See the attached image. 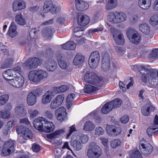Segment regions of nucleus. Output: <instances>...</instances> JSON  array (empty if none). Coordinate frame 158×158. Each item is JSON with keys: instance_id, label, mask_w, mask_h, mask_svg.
Segmentation results:
<instances>
[{"instance_id": "4468645a", "label": "nucleus", "mask_w": 158, "mask_h": 158, "mask_svg": "<svg viewBox=\"0 0 158 158\" xmlns=\"http://www.w3.org/2000/svg\"><path fill=\"white\" fill-rule=\"evenodd\" d=\"M64 98L63 95L61 94L57 95L52 101L50 107L52 109H55L60 106L63 102Z\"/></svg>"}, {"instance_id": "58836bf2", "label": "nucleus", "mask_w": 158, "mask_h": 158, "mask_svg": "<svg viewBox=\"0 0 158 158\" xmlns=\"http://www.w3.org/2000/svg\"><path fill=\"white\" fill-rule=\"evenodd\" d=\"M112 109V106L109 102L105 104L102 107L101 111L103 114H107Z\"/></svg>"}, {"instance_id": "de8ad7c7", "label": "nucleus", "mask_w": 158, "mask_h": 158, "mask_svg": "<svg viewBox=\"0 0 158 158\" xmlns=\"http://www.w3.org/2000/svg\"><path fill=\"white\" fill-rule=\"evenodd\" d=\"M9 96L7 94H3L0 96V106L4 105L8 101Z\"/></svg>"}, {"instance_id": "7c9ffc66", "label": "nucleus", "mask_w": 158, "mask_h": 158, "mask_svg": "<svg viewBox=\"0 0 158 158\" xmlns=\"http://www.w3.org/2000/svg\"><path fill=\"white\" fill-rule=\"evenodd\" d=\"M71 144L74 150L76 151L80 150L83 147L82 145L77 139L72 142Z\"/></svg>"}, {"instance_id": "20e7f679", "label": "nucleus", "mask_w": 158, "mask_h": 158, "mask_svg": "<svg viewBox=\"0 0 158 158\" xmlns=\"http://www.w3.org/2000/svg\"><path fill=\"white\" fill-rule=\"evenodd\" d=\"M102 150L98 145L92 143L90 144L87 152L89 158H98L102 154Z\"/></svg>"}, {"instance_id": "7ed1b4c3", "label": "nucleus", "mask_w": 158, "mask_h": 158, "mask_svg": "<svg viewBox=\"0 0 158 158\" xmlns=\"http://www.w3.org/2000/svg\"><path fill=\"white\" fill-rule=\"evenodd\" d=\"M48 76V73L42 69H37L30 71L28 74L29 80L35 84H38L40 81L46 78Z\"/></svg>"}, {"instance_id": "f8f14e48", "label": "nucleus", "mask_w": 158, "mask_h": 158, "mask_svg": "<svg viewBox=\"0 0 158 158\" xmlns=\"http://www.w3.org/2000/svg\"><path fill=\"white\" fill-rule=\"evenodd\" d=\"M14 77L13 79L8 80V83L16 88H21L24 83V77L21 75L18 76H14Z\"/></svg>"}, {"instance_id": "393cba45", "label": "nucleus", "mask_w": 158, "mask_h": 158, "mask_svg": "<svg viewBox=\"0 0 158 158\" xmlns=\"http://www.w3.org/2000/svg\"><path fill=\"white\" fill-rule=\"evenodd\" d=\"M138 4L139 6L144 10H147L150 6L151 0H139Z\"/></svg>"}, {"instance_id": "a18cd8bd", "label": "nucleus", "mask_w": 158, "mask_h": 158, "mask_svg": "<svg viewBox=\"0 0 158 158\" xmlns=\"http://www.w3.org/2000/svg\"><path fill=\"white\" fill-rule=\"evenodd\" d=\"M77 138L78 140L80 141L83 144L87 143L89 139V137L88 135L84 134H81L79 136V137Z\"/></svg>"}, {"instance_id": "473e14b6", "label": "nucleus", "mask_w": 158, "mask_h": 158, "mask_svg": "<svg viewBox=\"0 0 158 158\" xmlns=\"http://www.w3.org/2000/svg\"><path fill=\"white\" fill-rule=\"evenodd\" d=\"M15 21L20 25H23L26 23V19L23 17L21 13L16 15L15 16Z\"/></svg>"}, {"instance_id": "1a4fd4ad", "label": "nucleus", "mask_w": 158, "mask_h": 158, "mask_svg": "<svg viewBox=\"0 0 158 158\" xmlns=\"http://www.w3.org/2000/svg\"><path fill=\"white\" fill-rule=\"evenodd\" d=\"M110 31L113 36L114 39L116 43L122 45L124 43V39L123 34L118 30L114 27H111Z\"/></svg>"}, {"instance_id": "6ab92c4d", "label": "nucleus", "mask_w": 158, "mask_h": 158, "mask_svg": "<svg viewBox=\"0 0 158 158\" xmlns=\"http://www.w3.org/2000/svg\"><path fill=\"white\" fill-rule=\"evenodd\" d=\"M76 6L79 11H83L87 10L89 7L88 3L81 0H78L76 1Z\"/></svg>"}, {"instance_id": "69168bd1", "label": "nucleus", "mask_w": 158, "mask_h": 158, "mask_svg": "<svg viewBox=\"0 0 158 158\" xmlns=\"http://www.w3.org/2000/svg\"><path fill=\"white\" fill-rule=\"evenodd\" d=\"M25 65L29 69L33 67L31 58H29L24 63Z\"/></svg>"}, {"instance_id": "ea45409f", "label": "nucleus", "mask_w": 158, "mask_h": 158, "mask_svg": "<svg viewBox=\"0 0 158 158\" xmlns=\"http://www.w3.org/2000/svg\"><path fill=\"white\" fill-rule=\"evenodd\" d=\"M149 22L153 27L158 24V14L151 16L149 20Z\"/></svg>"}, {"instance_id": "ddd939ff", "label": "nucleus", "mask_w": 158, "mask_h": 158, "mask_svg": "<svg viewBox=\"0 0 158 158\" xmlns=\"http://www.w3.org/2000/svg\"><path fill=\"white\" fill-rule=\"evenodd\" d=\"M16 131L18 134L21 133L23 138L26 140L31 139L33 137V134L27 128L19 126L17 128Z\"/></svg>"}, {"instance_id": "8fccbe9b", "label": "nucleus", "mask_w": 158, "mask_h": 158, "mask_svg": "<svg viewBox=\"0 0 158 158\" xmlns=\"http://www.w3.org/2000/svg\"><path fill=\"white\" fill-rule=\"evenodd\" d=\"M31 59L33 67L35 68L41 64L42 60L39 58L34 57Z\"/></svg>"}, {"instance_id": "c85d7f7f", "label": "nucleus", "mask_w": 158, "mask_h": 158, "mask_svg": "<svg viewBox=\"0 0 158 158\" xmlns=\"http://www.w3.org/2000/svg\"><path fill=\"white\" fill-rule=\"evenodd\" d=\"M15 75V72L12 69H7L4 73H3V76L5 79L7 81L8 83V80H10V79H8V78L14 77V75Z\"/></svg>"}, {"instance_id": "412c9836", "label": "nucleus", "mask_w": 158, "mask_h": 158, "mask_svg": "<svg viewBox=\"0 0 158 158\" xmlns=\"http://www.w3.org/2000/svg\"><path fill=\"white\" fill-rule=\"evenodd\" d=\"M89 18L86 15H82L78 17L77 23L79 25L85 26L89 23Z\"/></svg>"}, {"instance_id": "13d9d810", "label": "nucleus", "mask_w": 158, "mask_h": 158, "mask_svg": "<svg viewBox=\"0 0 158 158\" xmlns=\"http://www.w3.org/2000/svg\"><path fill=\"white\" fill-rule=\"evenodd\" d=\"M121 143V141L120 140L116 139L112 141L110 145L112 148H114L120 145Z\"/></svg>"}, {"instance_id": "5701e85b", "label": "nucleus", "mask_w": 158, "mask_h": 158, "mask_svg": "<svg viewBox=\"0 0 158 158\" xmlns=\"http://www.w3.org/2000/svg\"><path fill=\"white\" fill-rule=\"evenodd\" d=\"M119 13L115 12L110 14L108 16L109 21L113 23H121L119 19Z\"/></svg>"}, {"instance_id": "680f3d73", "label": "nucleus", "mask_w": 158, "mask_h": 158, "mask_svg": "<svg viewBox=\"0 0 158 158\" xmlns=\"http://www.w3.org/2000/svg\"><path fill=\"white\" fill-rule=\"evenodd\" d=\"M55 57L57 60L58 62L59 61L64 59V56L63 54L59 52H57L56 53Z\"/></svg>"}, {"instance_id": "864d4df0", "label": "nucleus", "mask_w": 158, "mask_h": 158, "mask_svg": "<svg viewBox=\"0 0 158 158\" xmlns=\"http://www.w3.org/2000/svg\"><path fill=\"white\" fill-rule=\"evenodd\" d=\"M104 131L100 127H97L95 130V135H102L104 134Z\"/></svg>"}, {"instance_id": "6e6552de", "label": "nucleus", "mask_w": 158, "mask_h": 158, "mask_svg": "<svg viewBox=\"0 0 158 158\" xmlns=\"http://www.w3.org/2000/svg\"><path fill=\"white\" fill-rule=\"evenodd\" d=\"M14 140H9L6 142L3 145L1 155L2 156H6L10 155L14 150Z\"/></svg>"}, {"instance_id": "4c0bfd02", "label": "nucleus", "mask_w": 158, "mask_h": 158, "mask_svg": "<svg viewBox=\"0 0 158 158\" xmlns=\"http://www.w3.org/2000/svg\"><path fill=\"white\" fill-rule=\"evenodd\" d=\"M84 30V27H76L74 31V35L77 37H81L84 34L83 31Z\"/></svg>"}, {"instance_id": "f257e3e1", "label": "nucleus", "mask_w": 158, "mask_h": 158, "mask_svg": "<svg viewBox=\"0 0 158 158\" xmlns=\"http://www.w3.org/2000/svg\"><path fill=\"white\" fill-rule=\"evenodd\" d=\"M142 74L141 76V81L146 83L148 80L149 83L152 85L154 86L156 80H158V70L156 69H152L148 70L145 68H143L140 71Z\"/></svg>"}, {"instance_id": "0e129e2a", "label": "nucleus", "mask_w": 158, "mask_h": 158, "mask_svg": "<svg viewBox=\"0 0 158 158\" xmlns=\"http://www.w3.org/2000/svg\"><path fill=\"white\" fill-rule=\"evenodd\" d=\"M156 129V128H154L152 127H149L147 130V133L148 136L150 137H152L153 131Z\"/></svg>"}, {"instance_id": "338daca9", "label": "nucleus", "mask_w": 158, "mask_h": 158, "mask_svg": "<svg viewBox=\"0 0 158 158\" xmlns=\"http://www.w3.org/2000/svg\"><path fill=\"white\" fill-rule=\"evenodd\" d=\"M19 0L14 1L13 4V8L15 11L19 10Z\"/></svg>"}, {"instance_id": "603ef678", "label": "nucleus", "mask_w": 158, "mask_h": 158, "mask_svg": "<svg viewBox=\"0 0 158 158\" xmlns=\"http://www.w3.org/2000/svg\"><path fill=\"white\" fill-rule=\"evenodd\" d=\"M44 116L49 119H52L54 117L53 112L50 110H47L45 112Z\"/></svg>"}, {"instance_id": "a19ab883", "label": "nucleus", "mask_w": 158, "mask_h": 158, "mask_svg": "<svg viewBox=\"0 0 158 158\" xmlns=\"http://www.w3.org/2000/svg\"><path fill=\"white\" fill-rule=\"evenodd\" d=\"M148 57L151 59H158V48L153 49L148 55Z\"/></svg>"}, {"instance_id": "e433bc0d", "label": "nucleus", "mask_w": 158, "mask_h": 158, "mask_svg": "<svg viewBox=\"0 0 158 158\" xmlns=\"http://www.w3.org/2000/svg\"><path fill=\"white\" fill-rule=\"evenodd\" d=\"M28 113L30 117L34 118L37 116L39 114V111L32 107H31L28 109Z\"/></svg>"}, {"instance_id": "e2e57ef3", "label": "nucleus", "mask_w": 158, "mask_h": 158, "mask_svg": "<svg viewBox=\"0 0 158 158\" xmlns=\"http://www.w3.org/2000/svg\"><path fill=\"white\" fill-rule=\"evenodd\" d=\"M119 19L120 20V22H122L125 21L127 19V16L126 15L122 12H119Z\"/></svg>"}, {"instance_id": "c9c22d12", "label": "nucleus", "mask_w": 158, "mask_h": 158, "mask_svg": "<svg viewBox=\"0 0 158 158\" xmlns=\"http://www.w3.org/2000/svg\"><path fill=\"white\" fill-rule=\"evenodd\" d=\"M98 88L90 85H86L84 89L85 93H90L98 90Z\"/></svg>"}, {"instance_id": "052dcab7", "label": "nucleus", "mask_w": 158, "mask_h": 158, "mask_svg": "<svg viewBox=\"0 0 158 158\" xmlns=\"http://www.w3.org/2000/svg\"><path fill=\"white\" fill-rule=\"evenodd\" d=\"M19 123L22 124L27 126H30L31 123L27 118H23L20 119L19 120Z\"/></svg>"}, {"instance_id": "79ce46f5", "label": "nucleus", "mask_w": 158, "mask_h": 158, "mask_svg": "<svg viewBox=\"0 0 158 158\" xmlns=\"http://www.w3.org/2000/svg\"><path fill=\"white\" fill-rule=\"evenodd\" d=\"M13 62V60L12 58H7L5 63L1 64V68L3 69L8 68L11 65Z\"/></svg>"}, {"instance_id": "5fc2aeb1", "label": "nucleus", "mask_w": 158, "mask_h": 158, "mask_svg": "<svg viewBox=\"0 0 158 158\" xmlns=\"http://www.w3.org/2000/svg\"><path fill=\"white\" fill-rule=\"evenodd\" d=\"M131 158H142V156L138 150L135 151L130 154Z\"/></svg>"}, {"instance_id": "37998d69", "label": "nucleus", "mask_w": 158, "mask_h": 158, "mask_svg": "<svg viewBox=\"0 0 158 158\" xmlns=\"http://www.w3.org/2000/svg\"><path fill=\"white\" fill-rule=\"evenodd\" d=\"M110 105L112 106V109L117 107H119L122 103L121 101L119 98H117L109 102Z\"/></svg>"}, {"instance_id": "c756f323", "label": "nucleus", "mask_w": 158, "mask_h": 158, "mask_svg": "<svg viewBox=\"0 0 158 158\" xmlns=\"http://www.w3.org/2000/svg\"><path fill=\"white\" fill-rule=\"evenodd\" d=\"M15 110L17 115L21 116H25L27 113L26 111L24 110V106L22 105L17 106Z\"/></svg>"}, {"instance_id": "09e8293b", "label": "nucleus", "mask_w": 158, "mask_h": 158, "mask_svg": "<svg viewBox=\"0 0 158 158\" xmlns=\"http://www.w3.org/2000/svg\"><path fill=\"white\" fill-rule=\"evenodd\" d=\"M102 62H110V56L107 52H103L102 54Z\"/></svg>"}, {"instance_id": "2f4dec72", "label": "nucleus", "mask_w": 158, "mask_h": 158, "mask_svg": "<svg viewBox=\"0 0 158 158\" xmlns=\"http://www.w3.org/2000/svg\"><path fill=\"white\" fill-rule=\"evenodd\" d=\"M84 60V57L81 54H78L73 60L74 64L77 65L81 64Z\"/></svg>"}, {"instance_id": "72a5a7b5", "label": "nucleus", "mask_w": 158, "mask_h": 158, "mask_svg": "<svg viewBox=\"0 0 158 158\" xmlns=\"http://www.w3.org/2000/svg\"><path fill=\"white\" fill-rule=\"evenodd\" d=\"M95 127L94 123L88 121L85 123L83 126V129L86 131H92L94 128Z\"/></svg>"}, {"instance_id": "f3484780", "label": "nucleus", "mask_w": 158, "mask_h": 158, "mask_svg": "<svg viewBox=\"0 0 158 158\" xmlns=\"http://www.w3.org/2000/svg\"><path fill=\"white\" fill-rule=\"evenodd\" d=\"M44 65L48 71L52 72L54 71L57 67L56 62L51 58L48 59L46 61Z\"/></svg>"}, {"instance_id": "9b49d317", "label": "nucleus", "mask_w": 158, "mask_h": 158, "mask_svg": "<svg viewBox=\"0 0 158 158\" xmlns=\"http://www.w3.org/2000/svg\"><path fill=\"white\" fill-rule=\"evenodd\" d=\"M60 9V7H57L51 1H46L44 2V10L45 13L50 11L52 14H55L58 12Z\"/></svg>"}, {"instance_id": "423d86ee", "label": "nucleus", "mask_w": 158, "mask_h": 158, "mask_svg": "<svg viewBox=\"0 0 158 158\" xmlns=\"http://www.w3.org/2000/svg\"><path fill=\"white\" fill-rule=\"evenodd\" d=\"M42 92V89L37 88L29 92L27 96V104L30 106L34 105L36 102L37 96H40Z\"/></svg>"}, {"instance_id": "774afa93", "label": "nucleus", "mask_w": 158, "mask_h": 158, "mask_svg": "<svg viewBox=\"0 0 158 158\" xmlns=\"http://www.w3.org/2000/svg\"><path fill=\"white\" fill-rule=\"evenodd\" d=\"M139 49L141 52L143 53H147L149 51L148 48L145 46L141 45L139 47Z\"/></svg>"}, {"instance_id": "cd10ccee", "label": "nucleus", "mask_w": 158, "mask_h": 158, "mask_svg": "<svg viewBox=\"0 0 158 158\" xmlns=\"http://www.w3.org/2000/svg\"><path fill=\"white\" fill-rule=\"evenodd\" d=\"M117 5V0H108L106 4L105 8L106 10H110L116 7Z\"/></svg>"}, {"instance_id": "4be33fe9", "label": "nucleus", "mask_w": 158, "mask_h": 158, "mask_svg": "<svg viewBox=\"0 0 158 158\" xmlns=\"http://www.w3.org/2000/svg\"><path fill=\"white\" fill-rule=\"evenodd\" d=\"M17 27L15 23L12 22L8 31V34L9 36L12 38L15 37L18 34L17 31Z\"/></svg>"}, {"instance_id": "c03bdc74", "label": "nucleus", "mask_w": 158, "mask_h": 158, "mask_svg": "<svg viewBox=\"0 0 158 158\" xmlns=\"http://www.w3.org/2000/svg\"><path fill=\"white\" fill-rule=\"evenodd\" d=\"M66 113L60 114L55 115L56 119L60 122H63L67 119V116Z\"/></svg>"}, {"instance_id": "3c124183", "label": "nucleus", "mask_w": 158, "mask_h": 158, "mask_svg": "<svg viewBox=\"0 0 158 158\" xmlns=\"http://www.w3.org/2000/svg\"><path fill=\"white\" fill-rule=\"evenodd\" d=\"M101 68L104 71L109 70L110 68V62H102Z\"/></svg>"}, {"instance_id": "9d476101", "label": "nucleus", "mask_w": 158, "mask_h": 158, "mask_svg": "<svg viewBox=\"0 0 158 158\" xmlns=\"http://www.w3.org/2000/svg\"><path fill=\"white\" fill-rule=\"evenodd\" d=\"M100 61V55L98 51H95L91 54L89 59V64L92 69H95Z\"/></svg>"}, {"instance_id": "dca6fc26", "label": "nucleus", "mask_w": 158, "mask_h": 158, "mask_svg": "<svg viewBox=\"0 0 158 158\" xmlns=\"http://www.w3.org/2000/svg\"><path fill=\"white\" fill-rule=\"evenodd\" d=\"M139 149L143 155L146 156L150 154L153 150L152 146L148 143L141 144L139 146Z\"/></svg>"}, {"instance_id": "aec40b11", "label": "nucleus", "mask_w": 158, "mask_h": 158, "mask_svg": "<svg viewBox=\"0 0 158 158\" xmlns=\"http://www.w3.org/2000/svg\"><path fill=\"white\" fill-rule=\"evenodd\" d=\"M155 108L150 103L146 104L142 108V114L144 116H148L150 114V110L153 111Z\"/></svg>"}, {"instance_id": "39448f33", "label": "nucleus", "mask_w": 158, "mask_h": 158, "mask_svg": "<svg viewBox=\"0 0 158 158\" xmlns=\"http://www.w3.org/2000/svg\"><path fill=\"white\" fill-rule=\"evenodd\" d=\"M84 80L87 82L98 86L102 82V78L98 77L94 72H87L84 76Z\"/></svg>"}, {"instance_id": "b1692460", "label": "nucleus", "mask_w": 158, "mask_h": 158, "mask_svg": "<svg viewBox=\"0 0 158 158\" xmlns=\"http://www.w3.org/2000/svg\"><path fill=\"white\" fill-rule=\"evenodd\" d=\"M138 27L139 30L144 34L148 35L150 32V28L147 23H142L140 24Z\"/></svg>"}, {"instance_id": "49530a36", "label": "nucleus", "mask_w": 158, "mask_h": 158, "mask_svg": "<svg viewBox=\"0 0 158 158\" xmlns=\"http://www.w3.org/2000/svg\"><path fill=\"white\" fill-rule=\"evenodd\" d=\"M10 112L8 110H2L0 112V117L6 119L10 117Z\"/></svg>"}, {"instance_id": "4d7b16f0", "label": "nucleus", "mask_w": 158, "mask_h": 158, "mask_svg": "<svg viewBox=\"0 0 158 158\" xmlns=\"http://www.w3.org/2000/svg\"><path fill=\"white\" fill-rule=\"evenodd\" d=\"M115 50L120 56H123L126 52L125 49L121 47L116 46L115 47Z\"/></svg>"}, {"instance_id": "bf43d9fd", "label": "nucleus", "mask_w": 158, "mask_h": 158, "mask_svg": "<svg viewBox=\"0 0 158 158\" xmlns=\"http://www.w3.org/2000/svg\"><path fill=\"white\" fill-rule=\"evenodd\" d=\"M66 113V109L64 107L61 106L55 110L54 111V114H58L59 113Z\"/></svg>"}, {"instance_id": "a878e982", "label": "nucleus", "mask_w": 158, "mask_h": 158, "mask_svg": "<svg viewBox=\"0 0 158 158\" xmlns=\"http://www.w3.org/2000/svg\"><path fill=\"white\" fill-rule=\"evenodd\" d=\"M62 48L66 50H74L76 47V44L73 41H68L61 45Z\"/></svg>"}, {"instance_id": "f704fd0d", "label": "nucleus", "mask_w": 158, "mask_h": 158, "mask_svg": "<svg viewBox=\"0 0 158 158\" xmlns=\"http://www.w3.org/2000/svg\"><path fill=\"white\" fill-rule=\"evenodd\" d=\"M54 32V29L51 28H48L44 29L42 31V35L50 39L52 33Z\"/></svg>"}, {"instance_id": "6e6d98bb", "label": "nucleus", "mask_w": 158, "mask_h": 158, "mask_svg": "<svg viewBox=\"0 0 158 158\" xmlns=\"http://www.w3.org/2000/svg\"><path fill=\"white\" fill-rule=\"evenodd\" d=\"M58 63L60 67L62 69H66L69 66V64L64 59L59 61Z\"/></svg>"}, {"instance_id": "a211bd4d", "label": "nucleus", "mask_w": 158, "mask_h": 158, "mask_svg": "<svg viewBox=\"0 0 158 158\" xmlns=\"http://www.w3.org/2000/svg\"><path fill=\"white\" fill-rule=\"evenodd\" d=\"M53 96L52 91H49L46 92L42 97V103L45 104L49 103L51 101L52 97Z\"/></svg>"}, {"instance_id": "0eeeda50", "label": "nucleus", "mask_w": 158, "mask_h": 158, "mask_svg": "<svg viewBox=\"0 0 158 158\" xmlns=\"http://www.w3.org/2000/svg\"><path fill=\"white\" fill-rule=\"evenodd\" d=\"M127 36L130 41L132 43L138 44L140 43L141 38L140 35L133 29H129L127 31Z\"/></svg>"}, {"instance_id": "2eb2a0df", "label": "nucleus", "mask_w": 158, "mask_h": 158, "mask_svg": "<svg viewBox=\"0 0 158 158\" xmlns=\"http://www.w3.org/2000/svg\"><path fill=\"white\" fill-rule=\"evenodd\" d=\"M106 130L109 135L116 136L121 133L122 129L120 127H116L114 125H107L106 127Z\"/></svg>"}, {"instance_id": "bb28decb", "label": "nucleus", "mask_w": 158, "mask_h": 158, "mask_svg": "<svg viewBox=\"0 0 158 158\" xmlns=\"http://www.w3.org/2000/svg\"><path fill=\"white\" fill-rule=\"evenodd\" d=\"M65 132V128L55 131L53 133L47 135V137L49 139H52L57 137L59 135L64 134Z\"/></svg>"}, {"instance_id": "f03ea898", "label": "nucleus", "mask_w": 158, "mask_h": 158, "mask_svg": "<svg viewBox=\"0 0 158 158\" xmlns=\"http://www.w3.org/2000/svg\"><path fill=\"white\" fill-rule=\"evenodd\" d=\"M34 127L37 130L46 132H50L54 128L53 124L48 122L45 118L39 117L35 119L33 122Z\"/></svg>"}]
</instances>
